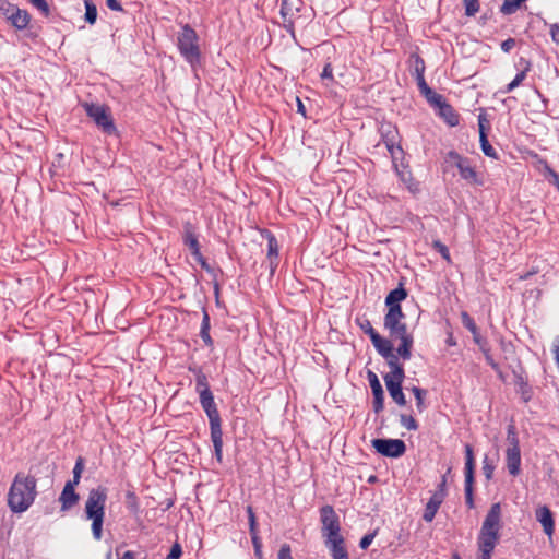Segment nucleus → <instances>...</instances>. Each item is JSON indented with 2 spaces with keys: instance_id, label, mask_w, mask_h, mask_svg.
Listing matches in <instances>:
<instances>
[{
  "instance_id": "aec40b11",
  "label": "nucleus",
  "mask_w": 559,
  "mask_h": 559,
  "mask_svg": "<svg viewBox=\"0 0 559 559\" xmlns=\"http://www.w3.org/2000/svg\"><path fill=\"white\" fill-rule=\"evenodd\" d=\"M436 107L439 108L440 116L447 121V123L451 127H455L459 124L460 117L453 109V107L445 102L443 98L440 103V105H437Z\"/></svg>"
},
{
  "instance_id": "1a4fd4ad",
  "label": "nucleus",
  "mask_w": 559,
  "mask_h": 559,
  "mask_svg": "<svg viewBox=\"0 0 559 559\" xmlns=\"http://www.w3.org/2000/svg\"><path fill=\"white\" fill-rule=\"evenodd\" d=\"M320 520L322 524V535L325 539L341 535L340 518L332 506L326 504L320 509Z\"/></svg>"
},
{
  "instance_id": "a211bd4d",
  "label": "nucleus",
  "mask_w": 559,
  "mask_h": 559,
  "mask_svg": "<svg viewBox=\"0 0 559 559\" xmlns=\"http://www.w3.org/2000/svg\"><path fill=\"white\" fill-rule=\"evenodd\" d=\"M499 347L502 352L503 359L510 362V367H512L513 362H516L518 366L521 367V361L516 357L515 346L511 341H507L503 336H500Z\"/></svg>"
},
{
  "instance_id": "58836bf2",
  "label": "nucleus",
  "mask_w": 559,
  "mask_h": 559,
  "mask_svg": "<svg viewBox=\"0 0 559 559\" xmlns=\"http://www.w3.org/2000/svg\"><path fill=\"white\" fill-rule=\"evenodd\" d=\"M479 141H480L481 151L486 156L491 157V158H498L497 153H496L495 148L491 146V144L489 143L487 135H483V139H480Z\"/></svg>"
},
{
  "instance_id": "473e14b6",
  "label": "nucleus",
  "mask_w": 559,
  "mask_h": 559,
  "mask_svg": "<svg viewBox=\"0 0 559 559\" xmlns=\"http://www.w3.org/2000/svg\"><path fill=\"white\" fill-rule=\"evenodd\" d=\"M412 392L413 394L415 395V399H416V407L418 409L419 413L424 412L425 408H426V405L424 403V399L427 394V391L424 390V389H420L418 386H413L412 389Z\"/></svg>"
},
{
  "instance_id": "c9c22d12",
  "label": "nucleus",
  "mask_w": 559,
  "mask_h": 559,
  "mask_svg": "<svg viewBox=\"0 0 559 559\" xmlns=\"http://www.w3.org/2000/svg\"><path fill=\"white\" fill-rule=\"evenodd\" d=\"M92 521V534L94 539L100 540L103 537L104 518L90 519Z\"/></svg>"
},
{
  "instance_id": "0e129e2a",
  "label": "nucleus",
  "mask_w": 559,
  "mask_h": 559,
  "mask_svg": "<svg viewBox=\"0 0 559 559\" xmlns=\"http://www.w3.org/2000/svg\"><path fill=\"white\" fill-rule=\"evenodd\" d=\"M515 46V39L508 38L501 43V50L503 52H509Z\"/></svg>"
},
{
  "instance_id": "423d86ee",
  "label": "nucleus",
  "mask_w": 559,
  "mask_h": 559,
  "mask_svg": "<svg viewBox=\"0 0 559 559\" xmlns=\"http://www.w3.org/2000/svg\"><path fill=\"white\" fill-rule=\"evenodd\" d=\"M107 493L108 489L104 486H98L88 491V496L85 501L86 519L105 518Z\"/></svg>"
},
{
  "instance_id": "5701e85b",
  "label": "nucleus",
  "mask_w": 559,
  "mask_h": 559,
  "mask_svg": "<svg viewBox=\"0 0 559 559\" xmlns=\"http://www.w3.org/2000/svg\"><path fill=\"white\" fill-rule=\"evenodd\" d=\"M358 324L360 329L369 335L372 345L374 348L379 345H381L384 341L388 338L382 337L371 325V322L368 319L358 320Z\"/></svg>"
},
{
  "instance_id": "393cba45",
  "label": "nucleus",
  "mask_w": 559,
  "mask_h": 559,
  "mask_svg": "<svg viewBox=\"0 0 559 559\" xmlns=\"http://www.w3.org/2000/svg\"><path fill=\"white\" fill-rule=\"evenodd\" d=\"M407 298V290L403 287V284L400 283L399 287L391 290L385 297V306H401V302Z\"/></svg>"
},
{
  "instance_id": "a878e982",
  "label": "nucleus",
  "mask_w": 559,
  "mask_h": 559,
  "mask_svg": "<svg viewBox=\"0 0 559 559\" xmlns=\"http://www.w3.org/2000/svg\"><path fill=\"white\" fill-rule=\"evenodd\" d=\"M383 325L384 329L389 331L390 337L393 340L409 334L407 331V325L403 321L383 323Z\"/></svg>"
},
{
  "instance_id": "de8ad7c7",
  "label": "nucleus",
  "mask_w": 559,
  "mask_h": 559,
  "mask_svg": "<svg viewBox=\"0 0 559 559\" xmlns=\"http://www.w3.org/2000/svg\"><path fill=\"white\" fill-rule=\"evenodd\" d=\"M29 2L37 8L45 16L50 14V9L46 0H29Z\"/></svg>"
},
{
  "instance_id": "bf43d9fd",
  "label": "nucleus",
  "mask_w": 559,
  "mask_h": 559,
  "mask_svg": "<svg viewBox=\"0 0 559 559\" xmlns=\"http://www.w3.org/2000/svg\"><path fill=\"white\" fill-rule=\"evenodd\" d=\"M83 469H84V461L82 457H79L76 460L74 468H73V477L81 478Z\"/></svg>"
},
{
  "instance_id": "37998d69",
  "label": "nucleus",
  "mask_w": 559,
  "mask_h": 559,
  "mask_svg": "<svg viewBox=\"0 0 559 559\" xmlns=\"http://www.w3.org/2000/svg\"><path fill=\"white\" fill-rule=\"evenodd\" d=\"M495 465L490 462L488 455H485L483 460V473L487 480L492 478Z\"/></svg>"
},
{
  "instance_id": "c85d7f7f",
  "label": "nucleus",
  "mask_w": 559,
  "mask_h": 559,
  "mask_svg": "<svg viewBox=\"0 0 559 559\" xmlns=\"http://www.w3.org/2000/svg\"><path fill=\"white\" fill-rule=\"evenodd\" d=\"M203 317H202V323H201V330H200V336L202 338V341L205 343V345L207 346H212L213 345V340L210 335V316L206 311V309L203 308Z\"/></svg>"
},
{
  "instance_id": "4d7b16f0",
  "label": "nucleus",
  "mask_w": 559,
  "mask_h": 559,
  "mask_svg": "<svg viewBox=\"0 0 559 559\" xmlns=\"http://www.w3.org/2000/svg\"><path fill=\"white\" fill-rule=\"evenodd\" d=\"M13 10H16V7L5 0H0V11H2L8 17L13 13Z\"/></svg>"
},
{
  "instance_id": "13d9d810",
  "label": "nucleus",
  "mask_w": 559,
  "mask_h": 559,
  "mask_svg": "<svg viewBox=\"0 0 559 559\" xmlns=\"http://www.w3.org/2000/svg\"><path fill=\"white\" fill-rule=\"evenodd\" d=\"M278 559H293L290 546L287 544L282 545L278 551Z\"/></svg>"
},
{
  "instance_id": "ea45409f",
  "label": "nucleus",
  "mask_w": 559,
  "mask_h": 559,
  "mask_svg": "<svg viewBox=\"0 0 559 559\" xmlns=\"http://www.w3.org/2000/svg\"><path fill=\"white\" fill-rule=\"evenodd\" d=\"M528 71V67H526L523 71L518 73L515 78L507 85L506 93L513 91L518 87L526 78V72Z\"/></svg>"
},
{
  "instance_id": "a19ab883",
  "label": "nucleus",
  "mask_w": 559,
  "mask_h": 559,
  "mask_svg": "<svg viewBox=\"0 0 559 559\" xmlns=\"http://www.w3.org/2000/svg\"><path fill=\"white\" fill-rule=\"evenodd\" d=\"M463 3L467 16H474L479 11L478 0H463Z\"/></svg>"
},
{
  "instance_id": "f704fd0d",
  "label": "nucleus",
  "mask_w": 559,
  "mask_h": 559,
  "mask_svg": "<svg viewBox=\"0 0 559 559\" xmlns=\"http://www.w3.org/2000/svg\"><path fill=\"white\" fill-rule=\"evenodd\" d=\"M367 378H368V381H369V384H370V388H371V391H372L373 395L378 394V393H383V389H382V385L380 383V380H379L378 376L373 371L368 370Z\"/></svg>"
},
{
  "instance_id": "cd10ccee",
  "label": "nucleus",
  "mask_w": 559,
  "mask_h": 559,
  "mask_svg": "<svg viewBox=\"0 0 559 559\" xmlns=\"http://www.w3.org/2000/svg\"><path fill=\"white\" fill-rule=\"evenodd\" d=\"M480 352L483 353L486 362L497 372V374L502 379L503 374L499 364L493 359V356L490 352V347L488 342H485L484 345L478 346Z\"/></svg>"
},
{
  "instance_id": "2f4dec72",
  "label": "nucleus",
  "mask_w": 559,
  "mask_h": 559,
  "mask_svg": "<svg viewBox=\"0 0 559 559\" xmlns=\"http://www.w3.org/2000/svg\"><path fill=\"white\" fill-rule=\"evenodd\" d=\"M85 21L93 25L97 20V8L91 0H85Z\"/></svg>"
},
{
  "instance_id": "f8f14e48",
  "label": "nucleus",
  "mask_w": 559,
  "mask_h": 559,
  "mask_svg": "<svg viewBox=\"0 0 559 559\" xmlns=\"http://www.w3.org/2000/svg\"><path fill=\"white\" fill-rule=\"evenodd\" d=\"M379 355H381L388 362L391 370L403 367L399 362V357L394 353V347L391 340L384 341L381 345L376 347Z\"/></svg>"
},
{
  "instance_id": "8fccbe9b",
  "label": "nucleus",
  "mask_w": 559,
  "mask_h": 559,
  "mask_svg": "<svg viewBox=\"0 0 559 559\" xmlns=\"http://www.w3.org/2000/svg\"><path fill=\"white\" fill-rule=\"evenodd\" d=\"M384 407V392L373 395V411L380 413Z\"/></svg>"
},
{
  "instance_id": "f3484780",
  "label": "nucleus",
  "mask_w": 559,
  "mask_h": 559,
  "mask_svg": "<svg viewBox=\"0 0 559 559\" xmlns=\"http://www.w3.org/2000/svg\"><path fill=\"white\" fill-rule=\"evenodd\" d=\"M443 502V493L442 491H436L429 499V501L426 504L423 519L426 522H431L436 513L438 512V509Z\"/></svg>"
},
{
  "instance_id": "f257e3e1",
  "label": "nucleus",
  "mask_w": 559,
  "mask_h": 559,
  "mask_svg": "<svg viewBox=\"0 0 559 559\" xmlns=\"http://www.w3.org/2000/svg\"><path fill=\"white\" fill-rule=\"evenodd\" d=\"M501 527V506L499 502L493 503L485 520L477 538L478 550L480 552L478 559H491L493 549L500 538Z\"/></svg>"
},
{
  "instance_id": "2eb2a0df",
  "label": "nucleus",
  "mask_w": 559,
  "mask_h": 559,
  "mask_svg": "<svg viewBox=\"0 0 559 559\" xmlns=\"http://www.w3.org/2000/svg\"><path fill=\"white\" fill-rule=\"evenodd\" d=\"M536 519L542 524L545 534L551 536L555 530V522L550 509L546 506L536 510Z\"/></svg>"
},
{
  "instance_id": "e433bc0d",
  "label": "nucleus",
  "mask_w": 559,
  "mask_h": 559,
  "mask_svg": "<svg viewBox=\"0 0 559 559\" xmlns=\"http://www.w3.org/2000/svg\"><path fill=\"white\" fill-rule=\"evenodd\" d=\"M400 423L407 430L415 431V430L418 429V424H417L416 419L412 415L401 414L400 415Z\"/></svg>"
},
{
  "instance_id": "7c9ffc66",
  "label": "nucleus",
  "mask_w": 559,
  "mask_h": 559,
  "mask_svg": "<svg viewBox=\"0 0 559 559\" xmlns=\"http://www.w3.org/2000/svg\"><path fill=\"white\" fill-rule=\"evenodd\" d=\"M526 0H504L502 5L500 7V12L504 15H510L515 13L521 4Z\"/></svg>"
},
{
  "instance_id": "4c0bfd02",
  "label": "nucleus",
  "mask_w": 559,
  "mask_h": 559,
  "mask_svg": "<svg viewBox=\"0 0 559 559\" xmlns=\"http://www.w3.org/2000/svg\"><path fill=\"white\" fill-rule=\"evenodd\" d=\"M404 378H405L404 368L401 367V368L391 370L390 373H386L384 376V382L386 383V379H389V380H392L393 382H399L400 384H402Z\"/></svg>"
},
{
  "instance_id": "4be33fe9",
  "label": "nucleus",
  "mask_w": 559,
  "mask_h": 559,
  "mask_svg": "<svg viewBox=\"0 0 559 559\" xmlns=\"http://www.w3.org/2000/svg\"><path fill=\"white\" fill-rule=\"evenodd\" d=\"M420 93L426 97L427 102L433 106L440 105L441 100L444 98L441 94H438L432 88L428 86L425 79L419 80L417 82Z\"/></svg>"
},
{
  "instance_id": "7ed1b4c3",
  "label": "nucleus",
  "mask_w": 559,
  "mask_h": 559,
  "mask_svg": "<svg viewBox=\"0 0 559 559\" xmlns=\"http://www.w3.org/2000/svg\"><path fill=\"white\" fill-rule=\"evenodd\" d=\"M200 403L204 412L206 413L210 421L211 440L214 447V453L218 463H222L223 459V431L222 420L214 401L212 392H204L200 395Z\"/></svg>"
},
{
  "instance_id": "bb28decb",
  "label": "nucleus",
  "mask_w": 559,
  "mask_h": 559,
  "mask_svg": "<svg viewBox=\"0 0 559 559\" xmlns=\"http://www.w3.org/2000/svg\"><path fill=\"white\" fill-rule=\"evenodd\" d=\"M512 372L515 378V384L520 386L523 400L525 402L530 401L532 397V392H531L530 385L527 383V380L523 377L522 367H520V371H518L516 369H513Z\"/></svg>"
},
{
  "instance_id": "20e7f679",
  "label": "nucleus",
  "mask_w": 559,
  "mask_h": 559,
  "mask_svg": "<svg viewBox=\"0 0 559 559\" xmlns=\"http://www.w3.org/2000/svg\"><path fill=\"white\" fill-rule=\"evenodd\" d=\"M198 34L189 25L182 26L181 32L178 34V49L181 56L190 63L192 68L200 64L201 51L198 45Z\"/></svg>"
},
{
  "instance_id": "79ce46f5",
  "label": "nucleus",
  "mask_w": 559,
  "mask_h": 559,
  "mask_svg": "<svg viewBox=\"0 0 559 559\" xmlns=\"http://www.w3.org/2000/svg\"><path fill=\"white\" fill-rule=\"evenodd\" d=\"M414 71L416 74V80L419 82V80L425 79L424 72H425V62L419 56L414 57Z\"/></svg>"
},
{
  "instance_id": "0eeeda50",
  "label": "nucleus",
  "mask_w": 559,
  "mask_h": 559,
  "mask_svg": "<svg viewBox=\"0 0 559 559\" xmlns=\"http://www.w3.org/2000/svg\"><path fill=\"white\" fill-rule=\"evenodd\" d=\"M507 440L510 444L506 451L507 467L512 476H516L520 473L521 452L514 425L508 426Z\"/></svg>"
},
{
  "instance_id": "a18cd8bd",
  "label": "nucleus",
  "mask_w": 559,
  "mask_h": 559,
  "mask_svg": "<svg viewBox=\"0 0 559 559\" xmlns=\"http://www.w3.org/2000/svg\"><path fill=\"white\" fill-rule=\"evenodd\" d=\"M432 247L442 255L443 259L450 261V252L448 247L440 240H435Z\"/></svg>"
},
{
  "instance_id": "b1692460",
  "label": "nucleus",
  "mask_w": 559,
  "mask_h": 559,
  "mask_svg": "<svg viewBox=\"0 0 559 559\" xmlns=\"http://www.w3.org/2000/svg\"><path fill=\"white\" fill-rule=\"evenodd\" d=\"M9 20L17 29H24L29 23L31 15L27 11L16 8V10H13V13L9 15Z\"/></svg>"
},
{
  "instance_id": "9b49d317",
  "label": "nucleus",
  "mask_w": 559,
  "mask_h": 559,
  "mask_svg": "<svg viewBox=\"0 0 559 559\" xmlns=\"http://www.w3.org/2000/svg\"><path fill=\"white\" fill-rule=\"evenodd\" d=\"M374 450L386 457H400L406 452V445L400 439H373L371 441Z\"/></svg>"
},
{
  "instance_id": "f03ea898",
  "label": "nucleus",
  "mask_w": 559,
  "mask_h": 559,
  "mask_svg": "<svg viewBox=\"0 0 559 559\" xmlns=\"http://www.w3.org/2000/svg\"><path fill=\"white\" fill-rule=\"evenodd\" d=\"M36 479L34 476L17 473L8 493V506L14 513L26 511L36 497Z\"/></svg>"
},
{
  "instance_id": "603ef678",
  "label": "nucleus",
  "mask_w": 559,
  "mask_h": 559,
  "mask_svg": "<svg viewBox=\"0 0 559 559\" xmlns=\"http://www.w3.org/2000/svg\"><path fill=\"white\" fill-rule=\"evenodd\" d=\"M293 10H294V8H293V3H290V0H282L281 14L285 21H286L287 15H292Z\"/></svg>"
},
{
  "instance_id": "dca6fc26",
  "label": "nucleus",
  "mask_w": 559,
  "mask_h": 559,
  "mask_svg": "<svg viewBox=\"0 0 559 559\" xmlns=\"http://www.w3.org/2000/svg\"><path fill=\"white\" fill-rule=\"evenodd\" d=\"M80 500L79 493L72 489V485H64L59 501L61 503V511H68L78 504Z\"/></svg>"
},
{
  "instance_id": "e2e57ef3",
  "label": "nucleus",
  "mask_w": 559,
  "mask_h": 559,
  "mask_svg": "<svg viewBox=\"0 0 559 559\" xmlns=\"http://www.w3.org/2000/svg\"><path fill=\"white\" fill-rule=\"evenodd\" d=\"M400 175H401V179H402L405 183H407V187H408V189H409V190H412V191L417 190V187H414V186H416V185L413 182L414 180H413V178H412L411 174H407V176H406V174L401 173Z\"/></svg>"
},
{
  "instance_id": "5fc2aeb1",
  "label": "nucleus",
  "mask_w": 559,
  "mask_h": 559,
  "mask_svg": "<svg viewBox=\"0 0 559 559\" xmlns=\"http://www.w3.org/2000/svg\"><path fill=\"white\" fill-rule=\"evenodd\" d=\"M182 554L181 546L178 543H175L171 546V549L169 554L167 555L166 559H179Z\"/></svg>"
},
{
  "instance_id": "6ab92c4d",
  "label": "nucleus",
  "mask_w": 559,
  "mask_h": 559,
  "mask_svg": "<svg viewBox=\"0 0 559 559\" xmlns=\"http://www.w3.org/2000/svg\"><path fill=\"white\" fill-rule=\"evenodd\" d=\"M461 320L462 324L473 334V341L475 344L479 346L487 342V340L480 335L474 319L466 311L461 313Z\"/></svg>"
},
{
  "instance_id": "6e6d98bb",
  "label": "nucleus",
  "mask_w": 559,
  "mask_h": 559,
  "mask_svg": "<svg viewBox=\"0 0 559 559\" xmlns=\"http://www.w3.org/2000/svg\"><path fill=\"white\" fill-rule=\"evenodd\" d=\"M376 534H377V532H373V533H370V534H366V535L360 539V542H359V547H360L361 549H367V548L371 545V543H372V540H373V538H374Z\"/></svg>"
},
{
  "instance_id": "338daca9",
  "label": "nucleus",
  "mask_w": 559,
  "mask_h": 559,
  "mask_svg": "<svg viewBox=\"0 0 559 559\" xmlns=\"http://www.w3.org/2000/svg\"><path fill=\"white\" fill-rule=\"evenodd\" d=\"M332 66L331 63H326L323 68V71L321 73V78L324 80V79H329L331 81H333V74H332Z\"/></svg>"
},
{
  "instance_id": "680f3d73",
  "label": "nucleus",
  "mask_w": 559,
  "mask_h": 559,
  "mask_svg": "<svg viewBox=\"0 0 559 559\" xmlns=\"http://www.w3.org/2000/svg\"><path fill=\"white\" fill-rule=\"evenodd\" d=\"M397 340L401 341L400 346H405V348L412 349L414 343L412 334L404 335L402 337H399Z\"/></svg>"
},
{
  "instance_id": "864d4df0",
  "label": "nucleus",
  "mask_w": 559,
  "mask_h": 559,
  "mask_svg": "<svg viewBox=\"0 0 559 559\" xmlns=\"http://www.w3.org/2000/svg\"><path fill=\"white\" fill-rule=\"evenodd\" d=\"M487 128H489L488 120L483 115H479V117H478L479 140L483 139V135H487V133H486Z\"/></svg>"
},
{
  "instance_id": "39448f33",
  "label": "nucleus",
  "mask_w": 559,
  "mask_h": 559,
  "mask_svg": "<svg viewBox=\"0 0 559 559\" xmlns=\"http://www.w3.org/2000/svg\"><path fill=\"white\" fill-rule=\"evenodd\" d=\"M83 108L85 109L86 115L92 118L96 126L105 133H116L117 129L107 107L93 103H84Z\"/></svg>"
},
{
  "instance_id": "774afa93",
  "label": "nucleus",
  "mask_w": 559,
  "mask_h": 559,
  "mask_svg": "<svg viewBox=\"0 0 559 559\" xmlns=\"http://www.w3.org/2000/svg\"><path fill=\"white\" fill-rule=\"evenodd\" d=\"M550 35L552 40L559 45V25L554 24L550 28Z\"/></svg>"
},
{
  "instance_id": "9d476101",
  "label": "nucleus",
  "mask_w": 559,
  "mask_h": 559,
  "mask_svg": "<svg viewBox=\"0 0 559 559\" xmlns=\"http://www.w3.org/2000/svg\"><path fill=\"white\" fill-rule=\"evenodd\" d=\"M449 158L457 167L462 179L466 180L471 185L483 186V179L479 178L475 168L472 167L468 158L461 156L459 153L454 151L449 152Z\"/></svg>"
},
{
  "instance_id": "09e8293b",
  "label": "nucleus",
  "mask_w": 559,
  "mask_h": 559,
  "mask_svg": "<svg viewBox=\"0 0 559 559\" xmlns=\"http://www.w3.org/2000/svg\"><path fill=\"white\" fill-rule=\"evenodd\" d=\"M267 254L270 258H272V255L277 258V254H278L277 241H276L275 237L272 235L269 237V241H267Z\"/></svg>"
},
{
  "instance_id": "c756f323",
  "label": "nucleus",
  "mask_w": 559,
  "mask_h": 559,
  "mask_svg": "<svg viewBox=\"0 0 559 559\" xmlns=\"http://www.w3.org/2000/svg\"><path fill=\"white\" fill-rule=\"evenodd\" d=\"M403 319H405V313L401 306L388 307V312L384 316L383 323L403 321Z\"/></svg>"
},
{
  "instance_id": "ddd939ff",
  "label": "nucleus",
  "mask_w": 559,
  "mask_h": 559,
  "mask_svg": "<svg viewBox=\"0 0 559 559\" xmlns=\"http://www.w3.org/2000/svg\"><path fill=\"white\" fill-rule=\"evenodd\" d=\"M183 243L190 249L192 255H200V243L195 234V228L190 222L183 224Z\"/></svg>"
},
{
  "instance_id": "49530a36",
  "label": "nucleus",
  "mask_w": 559,
  "mask_h": 559,
  "mask_svg": "<svg viewBox=\"0 0 559 559\" xmlns=\"http://www.w3.org/2000/svg\"><path fill=\"white\" fill-rule=\"evenodd\" d=\"M127 507L132 511V512H138L139 510V504H138V498L135 496L134 492L132 491H128L127 495Z\"/></svg>"
},
{
  "instance_id": "4468645a",
  "label": "nucleus",
  "mask_w": 559,
  "mask_h": 559,
  "mask_svg": "<svg viewBox=\"0 0 559 559\" xmlns=\"http://www.w3.org/2000/svg\"><path fill=\"white\" fill-rule=\"evenodd\" d=\"M325 546L330 549L333 559H349L348 552L344 546V538L342 535L326 538Z\"/></svg>"
},
{
  "instance_id": "69168bd1",
  "label": "nucleus",
  "mask_w": 559,
  "mask_h": 559,
  "mask_svg": "<svg viewBox=\"0 0 559 559\" xmlns=\"http://www.w3.org/2000/svg\"><path fill=\"white\" fill-rule=\"evenodd\" d=\"M106 5L112 11H123V8L118 0H106Z\"/></svg>"
},
{
  "instance_id": "3c124183",
  "label": "nucleus",
  "mask_w": 559,
  "mask_h": 559,
  "mask_svg": "<svg viewBox=\"0 0 559 559\" xmlns=\"http://www.w3.org/2000/svg\"><path fill=\"white\" fill-rule=\"evenodd\" d=\"M247 513L249 519L250 535H254V532H257V521L251 506L247 507Z\"/></svg>"
},
{
  "instance_id": "72a5a7b5",
  "label": "nucleus",
  "mask_w": 559,
  "mask_h": 559,
  "mask_svg": "<svg viewBox=\"0 0 559 559\" xmlns=\"http://www.w3.org/2000/svg\"><path fill=\"white\" fill-rule=\"evenodd\" d=\"M195 390L199 393V396L204 392H212L207 382V378L204 373L200 372L195 379Z\"/></svg>"
},
{
  "instance_id": "6e6552de",
  "label": "nucleus",
  "mask_w": 559,
  "mask_h": 559,
  "mask_svg": "<svg viewBox=\"0 0 559 559\" xmlns=\"http://www.w3.org/2000/svg\"><path fill=\"white\" fill-rule=\"evenodd\" d=\"M465 503L469 509L474 508V480H475V459L471 444H465Z\"/></svg>"
},
{
  "instance_id": "c03bdc74",
  "label": "nucleus",
  "mask_w": 559,
  "mask_h": 559,
  "mask_svg": "<svg viewBox=\"0 0 559 559\" xmlns=\"http://www.w3.org/2000/svg\"><path fill=\"white\" fill-rule=\"evenodd\" d=\"M546 178L552 183L559 191V175L548 165L545 166Z\"/></svg>"
},
{
  "instance_id": "412c9836",
  "label": "nucleus",
  "mask_w": 559,
  "mask_h": 559,
  "mask_svg": "<svg viewBox=\"0 0 559 559\" xmlns=\"http://www.w3.org/2000/svg\"><path fill=\"white\" fill-rule=\"evenodd\" d=\"M386 389L389 391L392 400L400 406L406 405V399L402 390V384L399 382H393L392 380L386 379Z\"/></svg>"
},
{
  "instance_id": "052dcab7",
  "label": "nucleus",
  "mask_w": 559,
  "mask_h": 559,
  "mask_svg": "<svg viewBox=\"0 0 559 559\" xmlns=\"http://www.w3.org/2000/svg\"><path fill=\"white\" fill-rule=\"evenodd\" d=\"M396 355L401 356L404 360H408L412 357V349L405 348V346H399L396 348Z\"/></svg>"
}]
</instances>
